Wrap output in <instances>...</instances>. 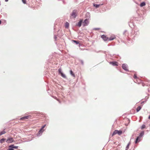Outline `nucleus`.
Wrapping results in <instances>:
<instances>
[{"label": "nucleus", "mask_w": 150, "mask_h": 150, "mask_svg": "<svg viewBox=\"0 0 150 150\" xmlns=\"http://www.w3.org/2000/svg\"><path fill=\"white\" fill-rule=\"evenodd\" d=\"M77 15L76 11L74 10L73 11L71 14V18H75L76 17Z\"/></svg>", "instance_id": "nucleus-1"}, {"label": "nucleus", "mask_w": 150, "mask_h": 150, "mask_svg": "<svg viewBox=\"0 0 150 150\" xmlns=\"http://www.w3.org/2000/svg\"><path fill=\"white\" fill-rule=\"evenodd\" d=\"M58 72L59 74H60L61 76L64 78H66V76L61 71V69H58Z\"/></svg>", "instance_id": "nucleus-2"}, {"label": "nucleus", "mask_w": 150, "mask_h": 150, "mask_svg": "<svg viewBox=\"0 0 150 150\" xmlns=\"http://www.w3.org/2000/svg\"><path fill=\"white\" fill-rule=\"evenodd\" d=\"M133 78L134 79H135L136 80V81H137V83H139L141 81L139 79L137 76V75L136 74H134V76H133Z\"/></svg>", "instance_id": "nucleus-3"}, {"label": "nucleus", "mask_w": 150, "mask_h": 150, "mask_svg": "<svg viewBox=\"0 0 150 150\" xmlns=\"http://www.w3.org/2000/svg\"><path fill=\"white\" fill-rule=\"evenodd\" d=\"M122 68L126 71H128L127 65L126 64H122Z\"/></svg>", "instance_id": "nucleus-4"}, {"label": "nucleus", "mask_w": 150, "mask_h": 150, "mask_svg": "<svg viewBox=\"0 0 150 150\" xmlns=\"http://www.w3.org/2000/svg\"><path fill=\"white\" fill-rule=\"evenodd\" d=\"M101 38L104 40L105 41H106L108 40H109L108 38L106 36L104 35H103L101 36Z\"/></svg>", "instance_id": "nucleus-5"}, {"label": "nucleus", "mask_w": 150, "mask_h": 150, "mask_svg": "<svg viewBox=\"0 0 150 150\" xmlns=\"http://www.w3.org/2000/svg\"><path fill=\"white\" fill-rule=\"evenodd\" d=\"M46 125H44L42 128L39 131V132L37 135L38 136H39V135L42 133L43 131H44V130L43 129L45 127Z\"/></svg>", "instance_id": "nucleus-6"}, {"label": "nucleus", "mask_w": 150, "mask_h": 150, "mask_svg": "<svg viewBox=\"0 0 150 150\" xmlns=\"http://www.w3.org/2000/svg\"><path fill=\"white\" fill-rule=\"evenodd\" d=\"M14 141L13 139L12 138H8L7 140H6V142L7 143H11L13 142Z\"/></svg>", "instance_id": "nucleus-7"}, {"label": "nucleus", "mask_w": 150, "mask_h": 150, "mask_svg": "<svg viewBox=\"0 0 150 150\" xmlns=\"http://www.w3.org/2000/svg\"><path fill=\"white\" fill-rule=\"evenodd\" d=\"M83 25L85 26L88 25L89 23L88 20L87 19H86L83 22Z\"/></svg>", "instance_id": "nucleus-8"}, {"label": "nucleus", "mask_w": 150, "mask_h": 150, "mask_svg": "<svg viewBox=\"0 0 150 150\" xmlns=\"http://www.w3.org/2000/svg\"><path fill=\"white\" fill-rule=\"evenodd\" d=\"M110 64L112 65L113 66H118V63L116 62H110Z\"/></svg>", "instance_id": "nucleus-9"}, {"label": "nucleus", "mask_w": 150, "mask_h": 150, "mask_svg": "<svg viewBox=\"0 0 150 150\" xmlns=\"http://www.w3.org/2000/svg\"><path fill=\"white\" fill-rule=\"evenodd\" d=\"M116 37L114 35H112L109 38V40H112L115 38Z\"/></svg>", "instance_id": "nucleus-10"}, {"label": "nucleus", "mask_w": 150, "mask_h": 150, "mask_svg": "<svg viewBox=\"0 0 150 150\" xmlns=\"http://www.w3.org/2000/svg\"><path fill=\"white\" fill-rule=\"evenodd\" d=\"M82 22H83V20H80V21L76 25L79 26V27H81V24H82Z\"/></svg>", "instance_id": "nucleus-11"}, {"label": "nucleus", "mask_w": 150, "mask_h": 150, "mask_svg": "<svg viewBox=\"0 0 150 150\" xmlns=\"http://www.w3.org/2000/svg\"><path fill=\"white\" fill-rule=\"evenodd\" d=\"M30 117V116H25L23 117H22L21 118V120H24L28 119L29 117Z\"/></svg>", "instance_id": "nucleus-12"}, {"label": "nucleus", "mask_w": 150, "mask_h": 150, "mask_svg": "<svg viewBox=\"0 0 150 150\" xmlns=\"http://www.w3.org/2000/svg\"><path fill=\"white\" fill-rule=\"evenodd\" d=\"M9 148H14L16 149H17L18 148V146H15L13 145H11L10 146H9Z\"/></svg>", "instance_id": "nucleus-13"}, {"label": "nucleus", "mask_w": 150, "mask_h": 150, "mask_svg": "<svg viewBox=\"0 0 150 150\" xmlns=\"http://www.w3.org/2000/svg\"><path fill=\"white\" fill-rule=\"evenodd\" d=\"M140 138L139 137H137L135 141V143L136 144L138 142H139L140 141Z\"/></svg>", "instance_id": "nucleus-14"}, {"label": "nucleus", "mask_w": 150, "mask_h": 150, "mask_svg": "<svg viewBox=\"0 0 150 150\" xmlns=\"http://www.w3.org/2000/svg\"><path fill=\"white\" fill-rule=\"evenodd\" d=\"M70 74L74 77H75V76L74 74V73L73 72V71L71 70L70 71Z\"/></svg>", "instance_id": "nucleus-15"}, {"label": "nucleus", "mask_w": 150, "mask_h": 150, "mask_svg": "<svg viewBox=\"0 0 150 150\" xmlns=\"http://www.w3.org/2000/svg\"><path fill=\"white\" fill-rule=\"evenodd\" d=\"M69 23L67 22H66L65 23V28H69Z\"/></svg>", "instance_id": "nucleus-16"}, {"label": "nucleus", "mask_w": 150, "mask_h": 150, "mask_svg": "<svg viewBox=\"0 0 150 150\" xmlns=\"http://www.w3.org/2000/svg\"><path fill=\"white\" fill-rule=\"evenodd\" d=\"M93 6L95 7L96 8H98L99 7V6L101 5V4H93Z\"/></svg>", "instance_id": "nucleus-17"}, {"label": "nucleus", "mask_w": 150, "mask_h": 150, "mask_svg": "<svg viewBox=\"0 0 150 150\" xmlns=\"http://www.w3.org/2000/svg\"><path fill=\"white\" fill-rule=\"evenodd\" d=\"M118 132V131L117 130H115L114 132L112 134V136H113L115 135V134H117V133Z\"/></svg>", "instance_id": "nucleus-18"}, {"label": "nucleus", "mask_w": 150, "mask_h": 150, "mask_svg": "<svg viewBox=\"0 0 150 150\" xmlns=\"http://www.w3.org/2000/svg\"><path fill=\"white\" fill-rule=\"evenodd\" d=\"M6 139L5 138H3L0 140V143H2L4 141L6 140Z\"/></svg>", "instance_id": "nucleus-19"}, {"label": "nucleus", "mask_w": 150, "mask_h": 150, "mask_svg": "<svg viewBox=\"0 0 150 150\" xmlns=\"http://www.w3.org/2000/svg\"><path fill=\"white\" fill-rule=\"evenodd\" d=\"M141 109V107L140 106H138L136 109L137 112L139 111Z\"/></svg>", "instance_id": "nucleus-20"}, {"label": "nucleus", "mask_w": 150, "mask_h": 150, "mask_svg": "<svg viewBox=\"0 0 150 150\" xmlns=\"http://www.w3.org/2000/svg\"><path fill=\"white\" fill-rule=\"evenodd\" d=\"M145 2H142V3L141 4H140V6H141V7H142V6H144L145 5Z\"/></svg>", "instance_id": "nucleus-21"}, {"label": "nucleus", "mask_w": 150, "mask_h": 150, "mask_svg": "<svg viewBox=\"0 0 150 150\" xmlns=\"http://www.w3.org/2000/svg\"><path fill=\"white\" fill-rule=\"evenodd\" d=\"M143 134H144V132H142L140 133L139 135L138 136V137H139L140 138H141L143 136Z\"/></svg>", "instance_id": "nucleus-22"}, {"label": "nucleus", "mask_w": 150, "mask_h": 150, "mask_svg": "<svg viewBox=\"0 0 150 150\" xmlns=\"http://www.w3.org/2000/svg\"><path fill=\"white\" fill-rule=\"evenodd\" d=\"M145 125H142L141 127V129H143L145 128Z\"/></svg>", "instance_id": "nucleus-23"}, {"label": "nucleus", "mask_w": 150, "mask_h": 150, "mask_svg": "<svg viewBox=\"0 0 150 150\" xmlns=\"http://www.w3.org/2000/svg\"><path fill=\"white\" fill-rule=\"evenodd\" d=\"M73 41L74 42H75L76 44H79V42L75 40H73Z\"/></svg>", "instance_id": "nucleus-24"}, {"label": "nucleus", "mask_w": 150, "mask_h": 150, "mask_svg": "<svg viewBox=\"0 0 150 150\" xmlns=\"http://www.w3.org/2000/svg\"><path fill=\"white\" fill-rule=\"evenodd\" d=\"M122 132L121 131H118V132L117 133L119 135H120L122 134Z\"/></svg>", "instance_id": "nucleus-25"}, {"label": "nucleus", "mask_w": 150, "mask_h": 150, "mask_svg": "<svg viewBox=\"0 0 150 150\" xmlns=\"http://www.w3.org/2000/svg\"><path fill=\"white\" fill-rule=\"evenodd\" d=\"M22 0V1L23 2L24 4H26V0Z\"/></svg>", "instance_id": "nucleus-26"}, {"label": "nucleus", "mask_w": 150, "mask_h": 150, "mask_svg": "<svg viewBox=\"0 0 150 150\" xmlns=\"http://www.w3.org/2000/svg\"><path fill=\"white\" fill-rule=\"evenodd\" d=\"M129 144H128L127 145V147H126V149H129Z\"/></svg>", "instance_id": "nucleus-27"}, {"label": "nucleus", "mask_w": 150, "mask_h": 150, "mask_svg": "<svg viewBox=\"0 0 150 150\" xmlns=\"http://www.w3.org/2000/svg\"><path fill=\"white\" fill-rule=\"evenodd\" d=\"M8 150H14V149L12 148H9Z\"/></svg>", "instance_id": "nucleus-28"}, {"label": "nucleus", "mask_w": 150, "mask_h": 150, "mask_svg": "<svg viewBox=\"0 0 150 150\" xmlns=\"http://www.w3.org/2000/svg\"><path fill=\"white\" fill-rule=\"evenodd\" d=\"M80 62H81V64H83V61H82V60H81V61H80Z\"/></svg>", "instance_id": "nucleus-29"}, {"label": "nucleus", "mask_w": 150, "mask_h": 150, "mask_svg": "<svg viewBox=\"0 0 150 150\" xmlns=\"http://www.w3.org/2000/svg\"><path fill=\"white\" fill-rule=\"evenodd\" d=\"M100 29L99 28H95L94 29V30H99Z\"/></svg>", "instance_id": "nucleus-30"}, {"label": "nucleus", "mask_w": 150, "mask_h": 150, "mask_svg": "<svg viewBox=\"0 0 150 150\" xmlns=\"http://www.w3.org/2000/svg\"><path fill=\"white\" fill-rule=\"evenodd\" d=\"M2 132L3 134H5L6 133V132L4 130H3V131H2Z\"/></svg>", "instance_id": "nucleus-31"}, {"label": "nucleus", "mask_w": 150, "mask_h": 150, "mask_svg": "<svg viewBox=\"0 0 150 150\" xmlns=\"http://www.w3.org/2000/svg\"><path fill=\"white\" fill-rule=\"evenodd\" d=\"M149 119H150V115H149V117H148Z\"/></svg>", "instance_id": "nucleus-32"}, {"label": "nucleus", "mask_w": 150, "mask_h": 150, "mask_svg": "<svg viewBox=\"0 0 150 150\" xmlns=\"http://www.w3.org/2000/svg\"><path fill=\"white\" fill-rule=\"evenodd\" d=\"M1 133V135H2V134H3V133H2V132H0Z\"/></svg>", "instance_id": "nucleus-33"}, {"label": "nucleus", "mask_w": 150, "mask_h": 150, "mask_svg": "<svg viewBox=\"0 0 150 150\" xmlns=\"http://www.w3.org/2000/svg\"><path fill=\"white\" fill-rule=\"evenodd\" d=\"M8 0H5V1L7 2L8 1Z\"/></svg>", "instance_id": "nucleus-34"}, {"label": "nucleus", "mask_w": 150, "mask_h": 150, "mask_svg": "<svg viewBox=\"0 0 150 150\" xmlns=\"http://www.w3.org/2000/svg\"><path fill=\"white\" fill-rule=\"evenodd\" d=\"M1 21L0 20V24H1Z\"/></svg>", "instance_id": "nucleus-35"}, {"label": "nucleus", "mask_w": 150, "mask_h": 150, "mask_svg": "<svg viewBox=\"0 0 150 150\" xmlns=\"http://www.w3.org/2000/svg\"><path fill=\"white\" fill-rule=\"evenodd\" d=\"M1 133H0V136H1Z\"/></svg>", "instance_id": "nucleus-36"}, {"label": "nucleus", "mask_w": 150, "mask_h": 150, "mask_svg": "<svg viewBox=\"0 0 150 150\" xmlns=\"http://www.w3.org/2000/svg\"><path fill=\"white\" fill-rule=\"evenodd\" d=\"M1 133H0V136H1Z\"/></svg>", "instance_id": "nucleus-37"}]
</instances>
